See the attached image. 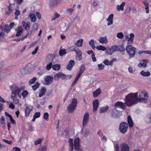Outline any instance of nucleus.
I'll use <instances>...</instances> for the list:
<instances>
[{"label":"nucleus","instance_id":"1","mask_svg":"<svg viewBox=\"0 0 151 151\" xmlns=\"http://www.w3.org/2000/svg\"><path fill=\"white\" fill-rule=\"evenodd\" d=\"M138 92L130 93L125 97V102L126 105L129 106L137 104L138 102H145L148 98L147 92L145 90Z\"/></svg>","mask_w":151,"mask_h":151},{"label":"nucleus","instance_id":"2","mask_svg":"<svg viewBox=\"0 0 151 151\" xmlns=\"http://www.w3.org/2000/svg\"><path fill=\"white\" fill-rule=\"evenodd\" d=\"M10 88L12 91L11 98L15 104H17L19 102V99L17 98V96L21 98L22 95L24 99L28 95V92L27 91H23L24 89V86L19 87L15 85H13L10 87Z\"/></svg>","mask_w":151,"mask_h":151},{"label":"nucleus","instance_id":"3","mask_svg":"<svg viewBox=\"0 0 151 151\" xmlns=\"http://www.w3.org/2000/svg\"><path fill=\"white\" fill-rule=\"evenodd\" d=\"M77 100L76 98L73 99L70 103L68 107V110L69 113H72L76 107L77 104Z\"/></svg>","mask_w":151,"mask_h":151},{"label":"nucleus","instance_id":"4","mask_svg":"<svg viewBox=\"0 0 151 151\" xmlns=\"http://www.w3.org/2000/svg\"><path fill=\"white\" fill-rule=\"evenodd\" d=\"M136 50V48L130 45H128L126 47V51L130 58H132L134 56Z\"/></svg>","mask_w":151,"mask_h":151},{"label":"nucleus","instance_id":"5","mask_svg":"<svg viewBox=\"0 0 151 151\" xmlns=\"http://www.w3.org/2000/svg\"><path fill=\"white\" fill-rule=\"evenodd\" d=\"M73 49V50H70V51H74L76 53V59L79 61L82 59V52L78 48L75 49V47L73 46L72 47Z\"/></svg>","mask_w":151,"mask_h":151},{"label":"nucleus","instance_id":"6","mask_svg":"<svg viewBox=\"0 0 151 151\" xmlns=\"http://www.w3.org/2000/svg\"><path fill=\"white\" fill-rule=\"evenodd\" d=\"M128 128V125L126 122H122L120 124L119 130L122 133H125Z\"/></svg>","mask_w":151,"mask_h":151},{"label":"nucleus","instance_id":"7","mask_svg":"<svg viewBox=\"0 0 151 151\" xmlns=\"http://www.w3.org/2000/svg\"><path fill=\"white\" fill-rule=\"evenodd\" d=\"M89 114L86 112L84 115L82 125L83 127L87 124L89 120Z\"/></svg>","mask_w":151,"mask_h":151},{"label":"nucleus","instance_id":"8","mask_svg":"<svg viewBox=\"0 0 151 151\" xmlns=\"http://www.w3.org/2000/svg\"><path fill=\"white\" fill-rule=\"evenodd\" d=\"M121 114L122 112L116 109H113L111 112V115L113 117H119L121 115Z\"/></svg>","mask_w":151,"mask_h":151},{"label":"nucleus","instance_id":"9","mask_svg":"<svg viewBox=\"0 0 151 151\" xmlns=\"http://www.w3.org/2000/svg\"><path fill=\"white\" fill-rule=\"evenodd\" d=\"M121 151H129V145L126 143H122L120 146Z\"/></svg>","mask_w":151,"mask_h":151},{"label":"nucleus","instance_id":"10","mask_svg":"<svg viewBox=\"0 0 151 151\" xmlns=\"http://www.w3.org/2000/svg\"><path fill=\"white\" fill-rule=\"evenodd\" d=\"M33 109V106L31 105H27L25 109V116H29V113Z\"/></svg>","mask_w":151,"mask_h":151},{"label":"nucleus","instance_id":"11","mask_svg":"<svg viewBox=\"0 0 151 151\" xmlns=\"http://www.w3.org/2000/svg\"><path fill=\"white\" fill-rule=\"evenodd\" d=\"M134 35L132 33L130 34V37L127 35L125 36V39L127 40L128 43L129 44H131L132 43L134 40Z\"/></svg>","mask_w":151,"mask_h":151},{"label":"nucleus","instance_id":"12","mask_svg":"<svg viewBox=\"0 0 151 151\" xmlns=\"http://www.w3.org/2000/svg\"><path fill=\"white\" fill-rule=\"evenodd\" d=\"M79 138H76L74 140V146L75 149L76 150H78L80 148V145Z\"/></svg>","mask_w":151,"mask_h":151},{"label":"nucleus","instance_id":"13","mask_svg":"<svg viewBox=\"0 0 151 151\" xmlns=\"http://www.w3.org/2000/svg\"><path fill=\"white\" fill-rule=\"evenodd\" d=\"M114 106L115 108L119 107L123 109H124L126 107L124 103L120 101H118L116 102Z\"/></svg>","mask_w":151,"mask_h":151},{"label":"nucleus","instance_id":"14","mask_svg":"<svg viewBox=\"0 0 151 151\" xmlns=\"http://www.w3.org/2000/svg\"><path fill=\"white\" fill-rule=\"evenodd\" d=\"M44 79L47 85L50 84L53 81V77L50 76H47L45 77Z\"/></svg>","mask_w":151,"mask_h":151},{"label":"nucleus","instance_id":"15","mask_svg":"<svg viewBox=\"0 0 151 151\" xmlns=\"http://www.w3.org/2000/svg\"><path fill=\"white\" fill-rule=\"evenodd\" d=\"M113 18L114 14H111L106 19L108 22L107 24V26H109L113 24Z\"/></svg>","mask_w":151,"mask_h":151},{"label":"nucleus","instance_id":"16","mask_svg":"<svg viewBox=\"0 0 151 151\" xmlns=\"http://www.w3.org/2000/svg\"><path fill=\"white\" fill-rule=\"evenodd\" d=\"M148 63V60H143L140 61L138 65V66L139 67L145 68L147 66V64Z\"/></svg>","mask_w":151,"mask_h":151},{"label":"nucleus","instance_id":"17","mask_svg":"<svg viewBox=\"0 0 151 151\" xmlns=\"http://www.w3.org/2000/svg\"><path fill=\"white\" fill-rule=\"evenodd\" d=\"M9 11L6 12L7 15H9L15 9V6L14 4H10L8 7Z\"/></svg>","mask_w":151,"mask_h":151},{"label":"nucleus","instance_id":"18","mask_svg":"<svg viewBox=\"0 0 151 151\" xmlns=\"http://www.w3.org/2000/svg\"><path fill=\"white\" fill-rule=\"evenodd\" d=\"M99 100L96 99L93 101V111L95 112L97 110L99 106Z\"/></svg>","mask_w":151,"mask_h":151},{"label":"nucleus","instance_id":"19","mask_svg":"<svg viewBox=\"0 0 151 151\" xmlns=\"http://www.w3.org/2000/svg\"><path fill=\"white\" fill-rule=\"evenodd\" d=\"M58 4V0H50L49 5L51 7H54L57 5Z\"/></svg>","mask_w":151,"mask_h":151},{"label":"nucleus","instance_id":"20","mask_svg":"<svg viewBox=\"0 0 151 151\" xmlns=\"http://www.w3.org/2000/svg\"><path fill=\"white\" fill-rule=\"evenodd\" d=\"M99 42L101 44H106L108 42L106 36L104 37H100L99 40Z\"/></svg>","mask_w":151,"mask_h":151},{"label":"nucleus","instance_id":"21","mask_svg":"<svg viewBox=\"0 0 151 151\" xmlns=\"http://www.w3.org/2000/svg\"><path fill=\"white\" fill-rule=\"evenodd\" d=\"M101 89L99 88L93 92V96L96 97L98 96L101 93Z\"/></svg>","mask_w":151,"mask_h":151},{"label":"nucleus","instance_id":"22","mask_svg":"<svg viewBox=\"0 0 151 151\" xmlns=\"http://www.w3.org/2000/svg\"><path fill=\"white\" fill-rule=\"evenodd\" d=\"M83 40L82 39H80L74 43V45L78 47H81L83 45Z\"/></svg>","mask_w":151,"mask_h":151},{"label":"nucleus","instance_id":"23","mask_svg":"<svg viewBox=\"0 0 151 151\" xmlns=\"http://www.w3.org/2000/svg\"><path fill=\"white\" fill-rule=\"evenodd\" d=\"M74 64L75 62L73 60H70L68 65L67 66V69L69 70H71L73 66L74 65Z\"/></svg>","mask_w":151,"mask_h":151},{"label":"nucleus","instance_id":"24","mask_svg":"<svg viewBox=\"0 0 151 151\" xmlns=\"http://www.w3.org/2000/svg\"><path fill=\"white\" fill-rule=\"evenodd\" d=\"M125 5V2H122L120 5H118L116 6V8L117 11H119L120 10L123 11L124 10V7Z\"/></svg>","mask_w":151,"mask_h":151},{"label":"nucleus","instance_id":"25","mask_svg":"<svg viewBox=\"0 0 151 151\" xmlns=\"http://www.w3.org/2000/svg\"><path fill=\"white\" fill-rule=\"evenodd\" d=\"M109 107L107 106L101 107L99 109V112L100 113H104L106 112L109 109Z\"/></svg>","mask_w":151,"mask_h":151},{"label":"nucleus","instance_id":"26","mask_svg":"<svg viewBox=\"0 0 151 151\" xmlns=\"http://www.w3.org/2000/svg\"><path fill=\"white\" fill-rule=\"evenodd\" d=\"M143 2L145 6V9L146 10V13H148L149 12V3L146 0L143 1Z\"/></svg>","mask_w":151,"mask_h":151},{"label":"nucleus","instance_id":"27","mask_svg":"<svg viewBox=\"0 0 151 151\" xmlns=\"http://www.w3.org/2000/svg\"><path fill=\"white\" fill-rule=\"evenodd\" d=\"M140 74L143 77H148L150 75V72L148 71L145 72L143 70H142L140 72Z\"/></svg>","mask_w":151,"mask_h":151},{"label":"nucleus","instance_id":"28","mask_svg":"<svg viewBox=\"0 0 151 151\" xmlns=\"http://www.w3.org/2000/svg\"><path fill=\"white\" fill-rule=\"evenodd\" d=\"M23 32V29L22 27L19 26L18 27L17 33L16 35L18 37L21 35Z\"/></svg>","mask_w":151,"mask_h":151},{"label":"nucleus","instance_id":"29","mask_svg":"<svg viewBox=\"0 0 151 151\" xmlns=\"http://www.w3.org/2000/svg\"><path fill=\"white\" fill-rule=\"evenodd\" d=\"M73 140L72 139H70L68 140V143L69 146V151H73Z\"/></svg>","mask_w":151,"mask_h":151},{"label":"nucleus","instance_id":"30","mask_svg":"<svg viewBox=\"0 0 151 151\" xmlns=\"http://www.w3.org/2000/svg\"><path fill=\"white\" fill-rule=\"evenodd\" d=\"M29 17L30 18L32 22H35L36 21V17L34 14L30 13L29 15Z\"/></svg>","mask_w":151,"mask_h":151},{"label":"nucleus","instance_id":"31","mask_svg":"<svg viewBox=\"0 0 151 151\" xmlns=\"http://www.w3.org/2000/svg\"><path fill=\"white\" fill-rule=\"evenodd\" d=\"M127 121L129 127H132L133 125V122L131 117L130 116H128Z\"/></svg>","mask_w":151,"mask_h":151},{"label":"nucleus","instance_id":"32","mask_svg":"<svg viewBox=\"0 0 151 151\" xmlns=\"http://www.w3.org/2000/svg\"><path fill=\"white\" fill-rule=\"evenodd\" d=\"M46 92V88L45 87L42 88L41 90L40 91L39 96L40 97H41L45 94Z\"/></svg>","mask_w":151,"mask_h":151},{"label":"nucleus","instance_id":"33","mask_svg":"<svg viewBox=\"0 0 151 151\" xmlns=\"http://www.w3.org/2000/svg\"><path fill=\"white\" fill-rule=\"evenodd\" d=\"M22 24L24 28L26 29H28L30 28V25L27 22L23 21L22 22Z\"/></svg>","mask_w":151,"mask_h":151},{"label":"nucleus","instance_id":"34","mask_svg":"<svg viewBox=\"0 0 151 151\" xmlns=\"http://www.w3.org/2000/svg\"><path fill=\"white\" fill-rule=\"evenodd\" d=\"M60 16L59 14L55 12L54 14L51 18V21H53L55 20L57 18H58Z\"/></svg>","mask_w":151,"mask_h":151},{"label":"nucleus","instance_id":"35","mask_svg":"<svg viewBox=\"0 0 151 151\" xmlns=\"http://www.w3.org/2000/svg\"><path fill=\"white\" fill-rule=\"evenodd\" d=\"M103 63L106 65L112 66V61H109L108 59H105L103 61Z\"/></svg>","mask_w":151,"mask_h":151},{"label":"nucleus","instance_id":"36","mask_svg":"<svg viewBox=\"0 0 151 151\" xmlns=\"http://www.w3.org/2000/svg\"><path fill=\"white\" fill-rule=\"evenodd\" d=\"M96 48L98 50H101L103 51H105L106 50V48L105 47L101 45L97 46L96 47Z\"/></svg>","mask_w":151,"mask_h":151},{"label":"nucleus","instance_id":"37","mask_svg":"<svg viewBox=\"0 0 151 151\" xmlns=\"http://www.w3.org/2000/svg\"><path fill=\"white\" fill-rule=\"evenodd\" d=\"M106 52L109 55H111L113 53H114L111 47L109 48V47L106 49Z\"/></svg>","mask_w":151,"mask_h":151},{"label":"nucleus","instance_id":"38","mask_svg":"<svg viewBox=\"0 0 151 151\" xmlns=\"http://www.w3.org/2000/svg\"><path fill=\"white\" fill-rule=\"evenodd\" d=\"M59 55L60 56H63L66 54V50L65 49L60 50L59 51Z\"/></svg>","mask_w":151,"mask_h":151},{"label":"nucleus","instance_id":"39","mask_svg":"<svg viewBox=\"0 0 151 151\" xmlns=\"http://www.w3.org/2000/svg\"><path fill=\"white\" fill-rule=\"evenodd\" d=\"M125 50V48L121 45L117 46V51L121 52L124 51Z\"/></svg>","mask_w":151,"mask_h":151},{"label":"nucleus","instance_id":"40","mask_svg":"<svg viewBox=\"0 0 151 151\" xmlns=\"http://www.w3.org/2000/svg\"><path fill=\"white\" fill-rule=\"evenodd\" d=\"M60 65L59 64H56L53 65L52 68L55 70H58L60 68Z\"/></svg>","mask_w":151,"mask_h":151},{"label":"nucleus","instance_id":"41","mask_svg":"<svg viewBox=\"0 0 151 151\" xmlns=\"http://www.w3.org/2000/svg\"><path fill=\"white\" fill-rule=\"evenodd\" d=\"M43 140V138H39L35 141V145H38L41 143V142Z\"/></svg>","mask_w":151,"mask_h":151},{"label":"nucleus","instance_id":"42","mask_svg":"<svg viewBox=\"0 0 151 151\" xmlns=\"http://www.w3.org/2000/svg\"><path fill=\"white\" fill-rule=\"evenodd\" d=\"M117 37L120 39H122L124 37L123 34L122 32H120L117 34Z\"/></svg>","mask_w":151,"mask_h":151},{"label":"nucleus","instance_id":"43","mask_svg":"<svg viewBox=\"0 0 151 151\" xmlns=\"http://www.w3.org/2000/svg\"><path fill=\"white\" fill-rule=\"evenodd\" d=\"M40 85V84L38 82H37L35 83V84L33 86H32V87L33 89L35 91L38 87Z\"/></svg>","mask_w":151,"mask_h":151},{"label":"nucleus","instance_id":"44","mask_svg":"<svg viewBox=\"0 0 151 151\" xmlns=\"http://www.w3.org/2000/svg\"><path fill=\"white\" fill-rule=\"evenodd\" d=\"M36 80V77H33L32 79L30 80L29 81V84L30 85L33 84L35 81Z\"/></svg>","mask_w":151,"mask_h":151},{"label":"nucleus","instance_id":"45","mask_svg":"<svg viewBox=\"0 0 151 151\" xmlns=\"http://www.w3.org/2000/svg\"><path fill=\"white\" fill-rule=\"evenodd\" d=\"M89 44L92 47V48H93L95 47L94 41L92 39L91 40V41L89 42Z\"/></svg>","mask_w":151,"mask_h":151},{"label":"nucleus","instance_id":"46","mask_svg":"<svg viewBox=\"0 0 151 151\" xmlns=\"http://www.w3.org/2000/svg\"><path fill=\"white\" fill-rule=\"evenodd\" d=\"M74 11V9L72 8H68L66 10V12L68 14H71Z\"/></svg>","mask_w":151,"mask_h":151},{"label":"nucleus","instance_id":"47","mask_svg":"<svg viewBox=\"0 0 151 151\" xmlns=\"http://www.w3.org/2000/svg\"><path fill=\"white\" fill-rule=\"evenodd\" d=\"M59 73L60 78L61 79H64L66 77V76L62 73L60 72Z\"/></svg>","mask_w":151,"mask_h":151},{"label":"nucleus","instance_id":"48","mask_svg":"<svg viewBox=\"0 0 151 151\" xmlns=\"http://www.w3.org/2000/svg\"><path fill=\"white\" fill-rule=\"evenodd\" d=\"M5 29L4 30V32H6L7 33H8L9 32H10V29H11L10 28V27L9 28V27H7V25H5Z\"/></svg>","mask_w":151,"mask_h":151},{"label":"nucleus","instance_id":"49","mask_svg":"<svg viewBox=\"0 0 151 151\" xmlns=\"http://www.w3.org/2000/svg\"><path fill=\"white\" fill-rule=\"evenodd\" d=\"M146 121L148 123H151V116L149 115L146 118Z\"/></svg>","mask_w":151,"mask_h":151},{"label":"nucleus","instance_id":"50","mask_svg":"<svg viewBox=\"0 0 151 151\" xmlns=\"http://www.w3.org/2000/svg\"><path fill=\"white\" fill-rule=\"evenodd\" d=\"M49 114L47 112L45 113L43 115V118L44 119L46 120L47 121L48 119Z\"/></svg>","mask_w":151,"mask_h":151},{"label":"nucleus","instance_id":"51","mask_svg":"<svg viewBox=\"0 0 151 151\" xmlns=\"http://www.w3.org/2000/svg\"><path fill=\"white\" fill-rule=\"evenodd\" d=\"M98 69L99 70H102L104 68V65L102 64H98Z\"/></svg>","mask_w":151,"mask_h":151},{"label":"nucleus","instance_id":"52","mask_svg":"<svg viewBox=\"0 0 151 151\" xmlns=\"http://www.w3.org/2000/svg\"><path fill=\"white\" fill-rule=\"evenodd\" d=\"M85 67L84 65H82L79 72L82 74L85 70Z\"/></svg>","mask_w":151,"mask_h":151},{"label":"nucleus","instance_id":"53","mask_svg":"<svg viewBox=\"0 0 151 151\" xmlns=\"http://www.w3.org/2000/svg\"><path fill=\"white\" fill-rule=\"evenodd\" d=\"M111 48L112 49V50L114 52L115 51H117V45H114L112 46Z\"/></svg>","mask_w":151,"mask_h":151},{"label":"nucleus","instance_id":"54","mask_svg":"<svg viewBox=\"0 0 151 151\" xmlns=\"http://www.w3.org/2000/svg\"><path fill=\"white\" fill-rule=\"evenodd\" d=\"M46 149L47 146L46 145H44L41 148L39 149L38 151H46Z\"/></svg>","mask_w":151,"mask_h":151},{"label":"nucleus","instance_id":"55","mask_svg":"<svg viewBox=\"0 0 151 151\" xmlns=\"http://www.w3.org/2000/svg\"><path fill=\"white\" fill-rule=\"evenodd\" d=\"M41 114L40 112H36L34 116H35L36 118H37L40 117V116Z\"/></svg>","mask_w":151,"mask_h":151},{"label":"nucleus","instance_id":"56","mask_svg":"<svg viewBox=\"0 0 151 151\" xmlns=\"http://www.w3.org/2000/svg\"><path fill=\"white\" fill-rule=\"evenodd\" d=\"M52 63H50L49 64H47L46 66V69L47 70H49L50 69L52 66Z\"/></svg>","mask_w":151,"mask_h":151},{"label":"nucleus","instance_id":"57","mask_svg":"<svg viewBox=\"0 0 151 151\" xmlns=\"http://www.w3.org/2000/svg\"><path fill=\"white\" fill-rule=\"evenodd\" d=\"M38 24L36 23L34 24L33 26V29L34 30L36 31L38 28Z\"/></svg>","mask_w":151,"mask_h":151},{"label":"nucleus","instance_id":"58","mask_svg":"<svg viewBox=\"0 0 151 151\" xmlns=\"http://www.w3.org/2000/svg\"><path fill=\"white\" fill-rule=\"evenodd\" d=\"M60 76L59 73L55 75L54 76V79L56 81H58L59 78Z\"/></svg>","mask_w":151,"mask_h":151},{"label":"nucleus","instance_id":"59","mask_svg":"<svg viewBox=\"0 0 151 151\" xmlns=\"http://www.w3.org/2000/svg\"><path fill=\"white\" fill-rule=\"evenodd\" d=\"M39 46H37L36 47V48L35 50L32 51V55H35V54L37 52V51L39 49Z\"/></svg>","mask_w":151,"mask_h":151},{"label":"nucleus","instance_id":"60","mask_svg":"<svg viewBox=\"0 0 151 151\" xmlns=\"http://www.w3.org/2000/svg\"><path fill=\"white\" fill-rule=\"evenodd\" d=\"M3 141L9 145L11 144L12 142V141H9L4 139H3Z\"/></svg>","mask_w":151,"mask_h":151},{"label":"nucleus","instance_id":"61","mask_svg":"<svg viewBox=\"0 0 151 151\" xmlns=\"http://www.w3.org/2000/svg\"><path fill=\"white\" fill-rule=\"evenodd\" d=\"M91 58L93 62H95L96 61V58L95 57L94 53H93L91 54Z\"/></svg>","mask_w":151,"mask_h":151},{"label":"nucleus","instance_id":"62","mask_svg":"<svg viewBox=\"0 0 151 151\" xmlns=\"http://www.w3.org/2000/svg\"><path fill=\"white\" fill-rule=\"evenodd\" d=\"M13 151H20V149L19 147H15L12 149Z\"/></svg>","mask_w":151,"mask_h":151},{"label":"nucleus","instance_id":"63","mask_svg":"<svg viewBox=\"0 0 151 151\" xmlns=\"http://www.w3.org/2000/svg\"><path fill=\"white\" fill-rule=\"evenodd\" d=\"M14 14L16 16H18L20 14V11L19 10L16 9Z\"/></svg>","mask_w":151,"mask_h":151},{"label":"nucleus","instance_id":"64","mask_svg":"<svg viewBox=\"0 0 151 151\" xmlns=\"http://www.w3.org/2000/svg\"><path fill=\"white\" fill-rule=\"evenodd\" d=\"M9 107L12 109H14L15 106L12 103H10L9 105Z\"/></svg>","mask_w":151,"mask_h":151}]
</instances>
